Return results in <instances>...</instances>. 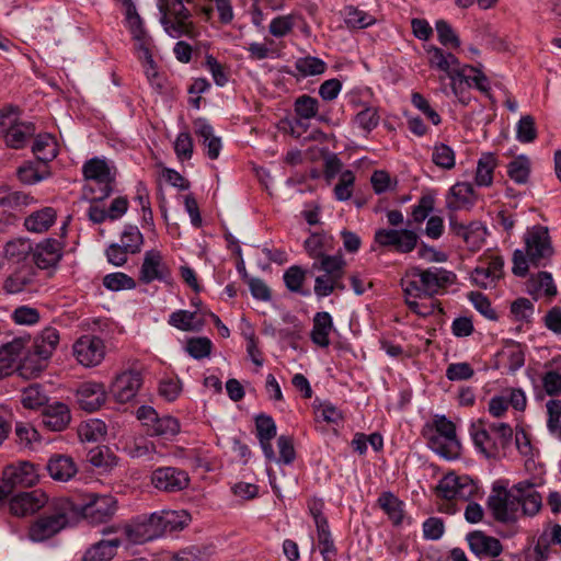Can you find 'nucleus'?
I'll return each mask as SVG.
<instances>
[{
    "label": "nucleus",
    "mask_w": 561,
    "mask_h": 561,
    "mask_svg": "<svg viewBox=\"0 0 561 561\" xmlns=\"http://www.w3.org/2000/svg\"><path fill=\"white\" fill-rule=\"evenodd\" d=\"M455 280L456 274L443 267H414L401 279V287L410 310L426 317L432 313V306L423 308L417 299L433 297Z\"/></svg>",
    "instance_id": "obj_1"
},
{
    "label": "nucleus",
    "mask_w": 561,
    "mask_h": 561,
    "mask_svg": "<svg viewBox=\"0 0 561 561\" xmlns=\"http://www.w3.org/2000/svg\"><path fill=\"white\" fill-rule=\"evenodd\" d=\"M70 508V503L65 499L51 500L44 514L30 526L28 538L41 542L58 534L69 523Z\"/></svg>",
    "instance_id": "obj_2"
},
{
    "label": "nucleus",
    "mask_w": 561,
    "mask_h": 561,
    "mask_svg": "<svg viewBox=\"0 0 561 561\" xmlns=\"http://www.w3.org/2000/svg\"><path fill=\"white\" fill-rule=\"evenodd\" d=\"M82 173L87 181L92 182L95 186L87 184L83 188L84 196L92 201H103L113 192L115 182V172L108 165L105 159L94 157L84 162Z\"/></svg>",
    "instance_id": "obj_3"
},
{
    "label": "nucleus",
    "mask_w": 561,
    "mask_h": 561,
    "mask_svg": "<svg viewBox=\"0 0 561 561\" xmlns=\"http://www.w3.org/2000/svg\"><path fill=\"white\" fill-rule=\"evenodd\" d=\"M160 23L164 32L172 38L195 37V25L191 21L192 13L183 0H170L169 4L160 5Z\"/></svg>",
    "instance_id": "obj_4"
},
{
    "label": "nucleus",
    "mask_w": 561,
    "mask_h": 561,
    "mask_svg": "<svg viewBox=\"0 0 561 561\" xmlns=\"http://www.w3.org/2000/svg\"><path fill=\"white\" fill-rule=\"evenodd\" d=\"M35 133V125L21 121L14 107H5L0 112V137H3L8 147L24 148Z\"/></svg>",
    "instance_id": "obj_5"
},
{
    "label": "nucleus",
    "mask_w": 561,
    "mask_h": 561,
    "mask_svg": "<svg viewBox=\"0 0 561 561\" xmlns=\"http://www.w3.org/2000/svg\"><path fill=\"white\" fill-rule=\"evenodd\" d=\"M430 447L438 455L453 459L460 453V442L457 438L456 426L445 415H436L433 431L428 435Z\"/></svg>",
    "instance_id": "obj_6"
},
{
    "label": "nucleus",
    "mask_w": 561,
    "mask_h": 561,
    "mask_svg": "<svg viewBox=\"0 0 561 561\" xmlns=\"http://www.w3.org/2000/svg\"><path fill=\"white\" fill-rule=\"evenodd\" d=\"M524 241L529 263L535 267L546 266L553 254L548 228L540 225L529 228Z\"/></svg>",
    "instance_id": "obj_7"
},
{
    "label": "nucleus",
    "mask_w": 561,
    "mask_h": 561,
    "mask_svg": "<svg viewBox=\"0 0 561 561\" xmlns=\"http://www.w3.org/2000/svg\"><path fill=\"white\" fill-rule=\"evenodd\" d=\"M519 497L506 488L494 486L488 499V506L495 520L500 523H514L517 520V513L520 506Z\"/></svg>",
    "instance_id": "obj_8"
},
{
    "label": "nucleus",
    "mask_w": 561,
    "mask_h": 561,
    "mask_svg": "<svg viewBox=\"0 0 561 561\" xmlns=\"http://www.w3.org/2000/svg\"><path fill=\"white\" fill-rule=\"evenodd\" d=\"M436 491L442 499L468 502L478 493V486L468 476L449 473L438 482Z\"/></svg>",
    "instance_id": "obj_9"
},
{
    "label": "nucleus",
    "mask_w": 561,
    "mask_h": 561,
    "mask_svg": "<svg viewBox=\"0 0 561 561\" xmlns=\"http://www.w3.org/2000/svg\"><path fill=\"white\" fill-rule=\"evenodd\" d=\"M375 242L382 247L391 249L398 253L412 252L419 242L416 232L410 229H378L374 236Z\"/></svg>",
    "instance_id": "obj_10"
},
{
    "label": "nucleus",
    "mask_w": 561,
    "mask_h": 561,
    "mask_svg": "<svg viewBox=\"0 0 561 561\" xmlns=\"http://www.w3.org/2000/svg\"><path fill=\"white\" fill-rule=\"evenodd\" d=\"M116 511V500L112 495L85 494L80 504L82 516L91 524L107 522Z\"/></svg>",
    "instance_id": "obj_11"
},
{
    "label": "nucleus",
    "mask_w": 561,
    "mask_h": 561,
    "mask_svg": "<svg viewBox=\"0 0 561 561\" xmlns=\"http://www.w3.org/2000/svg\"><path fill=\"white\" fill-rule=\"evenodd\" d=\"M72 350L77 362L84 367H95L105 357L104 342L94 335L81 336L75 342Z\"/></svg>",
    "instance_id": "obj_12"
},
{
    "label": "nucleus",
    "mask_w": 561,
    "mask_h": 561,
    "mask_svg": "<svg viewBox=\"0 0 561 561\" xmlns=\"http://www.w3.org/2000/svg\"><path fill=\"white\" fill-rule=\"evenodd\" d=\"M139 280L144 284H150L154 280L163 283L171 280V270L160 251L152 249L145 252L139 271Z\"/></svg>",
    "instance_id": "obj_13"
},
{
    "label": "nucleus",
    "mask_w": 561,
    "mask_h": 561,
    "mask_svg": "<svg viewBox=\"0 0 561 561\" xmlns=\"http://www.w3.org/2000/svg\"><path fill=\"white\" fill-rule=\"evenodd\" d=\"M49 503L47 494L43 490L36 489L14 495L10 500L9 507L13 515L26 516L47 507Z\"/></svg>",
    "instance_id": "obj_14"
},
{
    "label": "nucleus",
    "mask_w": 561,
    "mask_h": 561,
    "mask_svg": "<svg viewBox=\"0 0 561 561\" xmlns=\"http://www.w3.org/2000/svg\"><path fill=\"white\" fill-rule=\"evenodd\" d=\"M126 539L135 545L145 543L161 537L159 526L153 520V513L149 516H139L123 528Z\"/></svg>",
    "instance_id": "obj_15"
},
{
    "label": "nucleus",
    "mask_w": 561,
    "mask_h": 561,
    "mask_svg": "<svg viewBox=\"0 0 561 561\" xmlns=\"http://www.w3.org/2000/svg\"><path fill=\"white\" fill-rule=\"evenodd\" d=\"M151 483L163 492H179L188 485L190 478L185 471L179 468L161 467L152 472Z\"/></svg>",
    "instance_id": "obj_16"
},
{
    "label": "nucleus",
    "mask_w": 561,
    "mask_h": 561,
    "mask_svg": "<svg viewBox=\"0 0 561 561\" xmlns=\"http://www.w3.org/2000/svg\"><path fill=\"white\" fill-rule=\"evenodd\" d=\"M504 260L500 255H490L480 261L471 273V280L479 287L488 288L499 280L504 272Z\"/></svg>",
    "instance_id": "obj_17"
},
{
    "label": "nucleus",
    "mask_w": 561,
    "mask_h": 561,
    "mask_svg": "<svg viewBox=\"0 0 561 561\" xmlns=\"http://www.w3.org/2000/svg\"><path fill=\"white\" fill-rule=\"evenodd\" d=\"M470 551L479 559L497 558L503 552L502 542L481 530L470 531L466 536Z\"/></svg>",
    "instance_id": "obj_18"
},
{
    "label": "nucleus",
    "mask_w": 561,
    "mask_h": 561,
    "mask_svg": "<svg viewBox=\"0 0 561 561\" xmlns=\"http://www.w3.org/2000/svg\"><path fill=\"white\" fill-rule=\"evenodd\" d=\"M142 385V377L139 371L127 370L116 377L111 386V393L119 403L133 400Z\"/></svg>",
    "instance_id": "obj_19"
},
{
    "label": "nucleus",
    "mask_w": 561,
    "mask_h": 561,
    "mask_svg": "<svg viewBox=\"0 0 561 561\" xmlns=\"http://www.w3.org/2000/svg\"><path fill=\"white\" fill-rule=\"evenodd\" d=\"M5 481H9L12 489L31 488L38 482L39 476L36 466L28 461H21L5 467Z\"/></svg>",
    "instance_id": "obj_20"
},
{
    "label": "nucleus",
    "mask_w": 561,
    "mask_h": 561,
    "mask_svg": "<svg viewBox=\"0 0 561 561\" xmlns=\"http://www.w3.org/2000/svg\"><path fill=\"white\" fill-rule=\"evenodd\" d=\"M319 111V101L308 94L299 95L294 102L295 118L289 123L290 134L300 137L298 129L306 128L304 121L314 118Z\"/></svg>",
    "instance_id": "obj_21"
},
{
    "label": "nucleus",
    "mask_w": 561,
    "mask_h": 561,
    "mask_svg": "<svg viewBox=\"0 0 561 561\" xmlns=\"http://www.w3.org/2000/svg\"><path fill=\"white\" fill-rule=\"evenodd\" d=\"M30 337H15L0 347V373L9 375L19 367Z\"/></svg>",
    "instance_id": "obj_22"
},
{
    "label": "nucleus",
    "mask_w": 561,
    "mask_h": 561,
    "mask_svg": "<svg viewBox=\"0 0 561 561\" xmlns=\"http://www.w3.org/2000/svg\"><path fill=\"white\" fill-rule=\"evenodd\" d=\"M62 256V245L55 239H45L32 250V259L38 268L54 267Z\"/></svg>",
    "instance_id": "obj_23"
},
{
    "label": "nucleus",
    "mask_w": 561,
    "mask_h": 561,
    "mask_svg": "<svg viewBox=\"0 0 561 561\" xmlns=\"http://www.w3.org/2000/svg\"><path fill=\"white\" fill-rule=\"evenodd\" d=\"M76 396L81 409L94 412L104 404L106 391L102 383L85 381L79 386Z\"/></svg>",
    "instance_id": "obj_24"
},
{
    "label": "nucleus",
    "mask_w": 561,
    "mask_h": 561,
    "mask_svg": "<svg viewBox=\"0 0 561 561\" xmlns=\"http://www.w3.org/2000/svg\"><path fill=\"white\" fill-rule=\"evenodd\" d=\"M41 420L46 428L60 432L69 425L71 415L69 408L65 403L55 401L44 407Z\"/></svg>",
    "instance_id": "obj_25"
},
{
    "label": "nucleus",
    "mask_w": 561,
    "mask_h": 561,
    "mask_svg": "<svg viewBox=\"0 0 561 561\" xmlns=\"http://www.w3.org/2000/svg\"><path fill=\"white\" fill-rule=\"evenodd\" d=\"M470 436L476 448L485 457L490 458L497 454L496 443H494L493 435L490 431V423H486L482 419L473 422L470 426Z\"/></svg>",
    "instance_id": "obj_26"
},
{
    "label": "nucleus",
    "mask_w": 561,
    "mask_h": 561,
    "mask_svg": "<svg viewBox=\"0 0 561 561\" xmlns=\"http://www.w3.org/2000/svg\"><path fill=\"white\" fill-rule=\"evenodd\" d=\"M153 520L158 524L161 536H164L186 527L191 522V515L184 510L162 511L153 513Z\"/></svg>",
    "instance_id": "obj_27"
},
{
    "label": "nucleus",
    "mask_w": 561,
    "mask_h": 561,
    "mask_svg": "<svg viewBox=\"0 0 561 561\" xmlns=\"http://www.w3.org/2000/svg\"><path fill=\"white\" fill-rule=\"evenodd\" d=\"M46 469L51 479L61 482L69 481L78 471L71 457L59 454L49 458Z\"/></svg>",
    "instance_id": "obj_28"
},
{
    "label": "nucleus",
    "mask_w": 561,
    "mask_h": 561,
    "mask_svg": "<svg viewBox=\"0 0 561 561\" xmlns=\"http://www.w3.org/2000/svg\"><path fill=\"white\" fill-rule=\"evenodd\" d=\"M34 280L32 266L23 264L12 271L3 282V290L9 295L26 290Z\"/></svg>",
    "instance_id": "obj_29"
},
{
    "label": "nucleus",
    "mask_w": 561,
    "mask_h": 561,
    "mask_svg": "<svg viewBox=\"0 0 561 561\" xmlns=\"http://www.w3.org/2000/svg\"><path fill=\"white\" fill-rule=\"evenodd\" d=\"M194 131L207 148V157L211 160L217 159L221 150V139L214 135L211 125L205 118H197L194 121Z\"/></svg>",
    "instance_id": "obj_30"
},
{
    "label": "nucleus",
    "mask_w": 561,
    "mask_h": 561,
    "mask_svg": "<svg viewBox=\"0 0 561 561\" xmlns=\"http://www.w3.org/2000/svg\"><path fill=\"white\" fill-rule=\"evenodd\" d=\"M474 190L471 183L458 182L454 184L447 196V207L453 210H458L473 205Z\"/></svg>",
    "instance_id": "obj_31"
},
{
    "label": "nucleus",
    "mask_w": 561,
    "mask_h": 561,
    "mask_svg": "<svg viewBox=\"0 0 561 561\" xmlns=\"http://www.w3.org/2000/svg\"><path fill=\"white\" fill-rule=\"evenodd\" d=\"M57 211L53 207H44L31 213L24 219V227L27 231L34 233L46 232L56 221Z\"/></svg>",
    "instance_id": "obj_32"
},
{
    "label": "nucleus",
    "mask_w": 561,
    "mask_h": 561,
    "mask_svg": "<svg viewBox=\"0 0 561 561\" xmlns=\"http://www.w3.org/2000/svg\"><path fill=\"white\" fill-rule=\"evenodd\" d=\"M346 262L342 254L323 255L318 261H313L311 272H323L318 277L333 278L337 275H344Z\"/></svg>",
    "instance_id": "obj_33"
},
{
    "label": "nucleus",
    "mask_w": 561,
    "mask_h": 561,
    "mask_svg": "<svg viewBox=\"0 0 561 561\" xmlns=\"http://www.w3.org/2000/svg\"><path fill=\"white\" fill-rule=\"evenodd\" d=\"M333 329L332 317L327 311L317 312L313 317V325L311 330V341L320 346L328 347L330 345L329 335Z\"/></svg>",
    "instance_id": "obj_34"
},
{
    "label": "nucleus",
    "mask_w": 561,
    "mask_h": 561,
    "mask_svg": "<svg viewBox=\"0 0 561 561\" xmlns=\"http://www.w3.org/2000/svg\"><path fill=\"white\" fill-rule=\"evenodd\" d=\"M32 151L41 163L54 160L58 154L56 138L47 133L38 134L32 146Z\"/></svg>",
    "instance_id": "obj_35"
},
{
    "label": "nucleus",
    "mask_w": 561,
    "mask_h": 561,
    "mask_svg": "<svg viewBox=\"0 0 561 561\" xmlns=\"http://www.w3.org/2000/svg\"><path fill=\"white\" fill-rule=\"evenodd\" d=\"M119 545V539L100 540L87 549L82 561H111Z\"/></svg>",
    "instance_id": "obj_36"
},
{
    "label": "nucleus",
    "mask_w": 561,
    "mask_h": 561,
    "mask_svg": "<svg viewBox=\"0 0 561 561\" xmlns=\"http://www.w3.org/2000/svg\"><path fill=\"white\" fill-rule=\"evenodd\" d=\"M59 332L57 329L45 328L34 341V351L42 358H48L59 344Z\"/></svg>",
    "instance_id": "obj_37"
},
{
    "label": "nucleus",
    "mask_w": 561,
    "mask_h": 561,
    "mask_svg": "<svg viewBox=\"0 0 561 561\" xmlns=\"http://www.w3.org/2000/svg\"><path fill=\"white\" fill-rule=\"evenodd\" d=\"M305 249L313 261H318L333 250V238L325 233H312L306 239Z\"/></svg>",
    "instance_id": "obj_38"
},
{
    "label": "nucleus",
    "mask_w": 561,
    "mask_h": 561,
    "mask_svg": "<svg viewBox=\"0 0 561 561\" xmlns=\"http://www.w3.org/2000/svg\"><path fill=\"white\" fill-rule=\"evenodd\" d=\"M527 291L533 296H538L542 291L549 298H553L558 293L552 275L548 272L531 275L527 283Z\"/></svg>",
    "instance_id": "obj_39"
},
{
    "label": "nucleus",
    "mask_w": 561,
    "mask_h": 561,
    "mask_svg": "<svg viewBox=\"0 0 561 561\" xmlns=\"http://www.w3.org/2000/svg\"><path fill=\"white\" fill-rule=\"evenodd\" d=\"M377 502L394 525L402 523L403 503L393 493H381Z\"/></svg>",
    "instance_id": "obj_40"
},
{
    "label": "nucleus",
    "mask_w": 561,
    "mask_h": 561,
    "mask_svg": "<svg viewBox=\"0 0 561 561\" xmlns=\"http://www.w3.org/2000/svg\"><path fill=\"white\" fill-rule=\"evenodd\" d=\"M168 322L181 331H199L203 327V321L197 319V313L187 310L172 312Z\"/></svg>",
    "instance_id": "obj_41"
},
{
    "label": "nucleus",
    "mask_w": 561,
    "mask_h": 561,
    "mask_svg": "<svg viewBox=\"0 0 561 561\" xmlns=\"http://www.w3.org/2000/svg\"><path fill=\"white\" fill-rule=\"evenodd\" d=\"M496 167V158L493 153H483L478 161L476 183L479 186H490L493 182V171Z\"/></svg>",
    "instance_id": "obj_42"
},
{
    "label": "nucleus",
    "mask_w": 561,
    "mask_h": 561,
    "mask_svg": "<svg viewBox=\"0 0 561 561\" xmlns=\"http://www.w3.org/2000/svg\"><path fill=\"white\" fill-rule=\"evenodd\" d=\"M18 178L24 184H34L49 175L46 163L26 162L18 169Z\"/></svg>",
    "instance_id": "obj_43"
},
{
    "label": "nucleus",
    "mask_w": 561,
    "mask_h": 561,
    "mask_svg": "<svg viewBox=\"0 0 561 561\" xmlns=\"http://www.w3.org/2000/svg\"><path fill=\"white\" fill-rule=\"evenodd\" d=\"M507 174L517 184L527 183L530 174V160L528 157L522 154L512 160L507 165Z\"/></svg>",
    "instance_id": "obj_44"
},
{
    "label": "nucleus",
    "mask_w": 561,
    "mask_h": 561,
    "mask_svg": "<svg viewBox=\"0 0 561 561\" xmlns=\"http://www.w3.org/2000/svg\"><path fill=\"white\" fill-rule=\"evenodd\" d=\"M344 22L350 28H365L373 25L376 19L356 7L347 5L344 9Z\"/></svg>",
    "instance_id": "obj_45"
},
{
    "label": "nucleus",
    "mask_w": 561,
    "mask_h": 561,
    "mask_svg": "<svg viewBox=\"0 0 561 561\" xmlns=\"http://www.w3.org/2000/svg\"><path fill=\"white\" fill-rule=\"evenodd\" d=\"M122 249L127 250L130 254L140 252L144 243V236L137 226L127 225L121 236Z\"/></svg>",
    "instance_id": "obj_46"
},
{
    "label": "nucleus",
    "mask_w": 561,
    "mask_h": 561,
    "mask_svg": "<svg viewBox=\"0 0 561 561\" xmlns=\"http://www.w3.org/2000/svg\"><path fill=\"white\" fill-rule=\"evenodd\" d=\"M295 68L302 77L318 76L325 71L327 64L318 57L307 56L298 58Z\"/></svg>",
    "instance_id": "obj_47"
},
{
    "label": "nucleus",
    "mask_w": 561,
    "mask_h": 561,
    "mask_svg": "<svg viewBox=\"0 0 561 561\" xmlns=\"http://www.w3.org/2000/svg\"><path fill=\"white\" fill-rule=\"evenodd\" d=\"M317 539L323 561H332L336 556V547L332 538L329 525L317 527Z\"/></svg>",
    "instance_id": "obj_48"
},
{
    "label": "nucleus",
    "mask_w": 561,
    "mask_h": 561,
    "mask_svg": "<svg viewBox=\"0 0 561 561\" xmlns=\"http://www.w3.org/2000/svg\"><path fill=\"white\" fill-rule=\"evenodd\" d=\"M150 432L157 436H174L180 432L179 421L170 415L158 417L150 424Z\"/></svg>",
    "instance_id": "obj_49"
},
{
    "label": "nucleus",
    "mask_w": 561,
    "mask_h": 561,
    "mask_svg": "<svg viewBox=\"0 0 561 561\" xmlns=\"http://www.w3.org/2000/svg\"><path fill=\"white\" fill-rule=\"evenodd\" d=\"M459 81L466 82L468 85H474L483 93H488L490 90L488 78L470 66H463L462 71L459 72Z\"/></svg>",
    "instance_id": "obj_50"
},
{
    "label": "nucleus",
    "mask_w": 561,
    "mask_h": 561,
    "mask_svg": "<svg viewBox=\"0 0 561 561\" xmlns=\"http://www.w3.org/2000/svg\"><path fill=\"white\" fill-rule=\"evenodd\" d=\"M432 161L440 169L451 170L456 164L455 151L446 144L435 145Z\"/></svg>",
    "instance_id": "obj_51"
},
{
    "label": "nucleus",
    "mask_w": 561,
    "mask_h": 561,
    "mask_svg": "<svg viewBox=\"0 0 561 561\" xmlns=\"http://www.w3.org/2000/svg\"><path fill=\"white\" fill-rule=\"evenodd\" d=\"M47 396L41 385H30L22 392V403L27 409H37L47 404Z\"/></svg>",
    "instance_id": "obj_52"
},
{
    "label": "nucleus",
    "mask_w": 561,
    "mask_h": 561,
    "mask_svg": "<svg viewBox=\"0 0 561 561\" xmlns=\"http://www.w3.org/2000/svg\"><path fill=\"white\" fill-rule=\"evenodd\" d=\"M355 175L353 171L345 170L340 174L339 182L333 188L334 197L339 202L348 201L353 195Z\"/></svg>",
    "instance_id": "obj_53"
},
{
    "label": "nucleus",
    "mask_w": 561,
    "mask_h": 561,
    "mask_svg": "<svg viewBox=\"0 0 561 561\" xmlns=\"http://www.w3.org/2000/svg\"><path fill=\"white\" fill-rule=\"evenodd\" d=\"M343 276L344 275H337L333 278L316 277L314 288H313L314 294L318 297H328L334 290H340V291L345 290L346 286L342 280Z\"/></svg>",
    "instance_id": "obj_54"
},
{
    "label": "nucleus",
    "mask_w": 561,
    "mask_h": 561,
    "mask_svg": "<svg viewBox=\"0 0 561 561\" xmlns=\"http://www.w3.org/2000/svg\"><path fill=\"white\" fill-rule=\"evenodd\" d=\"M78 433L82 440L98 442L106 435V425L101 420H90L79 427Z\"/></svg>",
    "instance_id": "obj_55"
},
{
    "label": "nucleus",
    "mask_w": 561,
    "mask_h": 561,
    "mask_svg": "<svg viewBox=\"0 0 561 561\" xmlns=\"http://www.w3.org/2000/svg\"><path fill=\"white\" fill-rule=\"evenodd\" d=\"M547 427L549 432L561 440V400H549L547 402Z\"/></svg>",
    "instance_id": "obj_56"
},
{
    "label": "nucleus",
    "mask_w": 561,
    "mask_h": 561,
    "mask_svg": "<svg viewBox=\"0 0 561 561\" xmlns=\"http://www.w3.org/2000/svg\"><path fill=\"white\" fill-rule=\"evenodd\" d=\"M307 271L298 265L290 266L284 273V282L286 287L293 293H300L308 295V291H302V284L306 278Z\"/></svg>",
    "instance_id": "obj_57"
},
{
    "label": "nucleus",
    "mask_w": 561,
    "mask_h": 561,
    "mask_svg": "<svg viewBox=\"0 0 561 561\" xmlns=\"http://www.w3.org/2000/svg\"><path fill=\"white\" fill-rule=\"evenodd\" d=\"M103 285L112 291H118L124 289H134L136 287V282L127 274L116 272L105 275L103 278Z\"/></svg>",
    "instance_id": "obj_58"
},
{
    "label": "nucleus",
    "mask_w": 561,
    "mask_h": 561,
    "mask_svg": "<svg viewBox=\"0 0 561 561\" xmlns=\"http://www.w3.org/2000/svg\"><path fill=\"white\" fill-rule=\"evenodd\" d=\"M537 138L535 119L530 115L522 116L516 125V139L522 144H530Z\"/></svg>",
    "instance_id": "obj_59"
},
{
    "label": "nucleus",
    "mask_w": 561,
    "mask_h": 561,
    "mask_svg": "<svg viewBox=\"0 0 561 561\" xmlns=\"http://www.w3.org/2000/svg\"><path fill=\"white\" fill-rule=\"evenodd\" d=\"M379 119L378 110L375 106H365L354 118L357 126L366 133L375 129L379 124Z\"/></svg>",
    "instance_id": "obj_60"
},
{
    "label": "nucleus",
    "mask_w": 561,
    "mask_h": 561,
    "mask_svg": "<svg viewBox=\"0 0 561 561\" xmlns=\"http://www.w3.org/2000/svg\"><path fill=\"white\" fill-rule=\"evenodd\" d=\"M490 431L493 435L494 443H496L497 451L506 448L513 438V428L510 424L503 422L490 423Z\"/></svg>",
    "instance_id": "obj_61"
},
{
    "label": "nucleus",
    "mask_w": 561,
    "mask_h": 561,
    "mask_svg": "<svg viewBox=\"0 0 561 561\" xmlns=\"http://www.w3.org/2000/svg\"><path fill=\"white\" fill-rule=\"evenodd\" d=\"M486 229L480 224L472 222L469 225V230L463 237V242L471 252H476L481 249L485 241Z\"/></svg>",
    "instance_id": "obj_62"
},
{
    "label": "nucleus",
    "mask_w": 561,
    "mask_h": 561,
    "mask_svg": "<svg viewBox=\"0 0 561 561\" xmlns=\"http://www.w3.org/2000/svg\"><path fill=\"white\" fill-rule=\"evenodd\" d=\"M33 201V197L21 191L3 190L0 192V206L15 208L26 206Z\"/></svg>",
    "instance_id": "obj_63"
},
{
    "label": "nucleus",
    "mask_w": 561,
    "mask_h": 561,
    "mask_svg": "<svg viewBox=\"0 0 561 561\" xmlns=\"http://www.w3.org/2000/svg\"><path fill=\"white\" fill-rule=\"evenodd\" d=\"M194 142L188 131H181L174 141V151L180 161L190 160L193 156Z\"/></svg>",
    "instance_id": "obj_64"
}]
</instances>
